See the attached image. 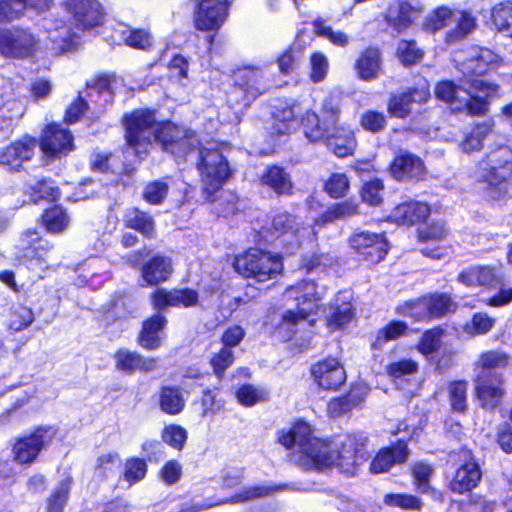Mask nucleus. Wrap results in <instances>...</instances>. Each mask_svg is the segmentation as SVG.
Here are the masks:
<instances>
[{
	"instance_id": "51",
	"label": "nucleus",
	"mask_w": 512,
	"mask_h": 512,
	"mask_svg": "<svg viewBox=\"0 0 512 512\" xmlns=\"http://www.w3.org/2000/svg\"><path fill=\"white\" fill-rule=\"evenodd\" d=\"M408 330L409 327L406 322L392 320L378 330L375 340L371 344V348L381 349L384 344L407 335Z\"/></svg>"
},
{
	"instance_id": "27",
	"label": "nucleus",
	"mask_w": 512,
	"mask_h": 512,
	"mask_svg": "<svg viewBox=\"0 0 512 512\" xmlns=\"http://www.w3.org/2000/svg\"><path fill=\"white\" fill-rule=\"evenodd\" d=\"M299 465L306 471L337 467L335 448L332 445V436L327 439L313 437L311 443L299 455Z\"/></svg>"
},
{
	"instance_id": "13",
	"label": "nucleus",
	"mask_w": 512,
	"mask_h": 512,
	"mask_svg": "<svg viewBox=\"0 0 512 512\" xmlns=\"http://www.w3.org/2000/svg\"><path fill=\"white\" fill-rule=\"evenodd\" d=\"M448 462L456 467L448 488L456 494H466L475 489L482 479V470L474 452L467 446L451 450Z\"/></svg>"
},
{
	"instance_id": "3",
	"label": "nucleus",
	"mask_w": 512,
	"mask_h": 512,
	"mask_svg": "<svg viewBox=\"0 0 512 512\" xmlns=\"http://www.w3.org/2000/svg\"><path fill=\"white\" fill-rule=\"evenodd\" d=\"M510 355L502 350H485L474 362L473 395L485 411L495 412L506 396L505 378L500 370L510 364Z\"/></svg>"
},
{
	"instance_id": "36",
	"label": "nucleus",
	"mask_w": 512,
	"mask_h": 512,
	"mask_svg": "<svg viewBox=\"0 0 512 512\" xmlns=\"http://www.w3.org/2000/svg\"><path fill=\"white\" fill-rule=\"evenodd\" d=\"M421 12V7L414 6L407 0H397L388 7L385 22L397 33H402L413 25Z\"/></svg>"
},
{
	"instance_id": "10",
	"label": "nucleus",
	"mask_w": 512,
	"mask_h": 512,
	"mask_svg": "<svg viewBox=\"0 0 512 512\" xmlns=\"http://www.w3.org/2000/svg\"><path fill=\"white\" fill-rule=\"evenodd\" d=\"M502 63L500 56L488 48H480L475 56L468 58L462 63L460 69L462 78L473 91L497 95L500 85L481 79L496 71Z\"/></svg>"
},
{
	"instance_id": "55",
	"label": "nucleus",
	"mask_w": 512,
	"mask_h": 512,
	"mask_svg": "<svg viewBox=\"0 0 512 512\" xmlns=\"http://www.w3.org/2000/svg\"><path fill=\"white\" fill-rule=\"evenodd\" d=\"M491 23L498 32H512V0H504L491 8Z\"/></svg>"
},
{
	"instance_id": "52",
	"label": "nucleus",
	"mask_w": 512,
	"mask_h": 512,
	"mask_svg": "<svg viewBox=\"0 0 512 512\" xmlns=\"http://www.w3.org/2000/svg\"><path fill=\"white\" fill-rule=\"evenodd\" d=\"M496 319L486 312L472 314L469 321L462 325V331L470 338L488 334L495 326Z\"/></svg>"
},
{
	"instance_id": "62",
	"label": "nucleus",
	"mask_w": 512,
	"mask_h": 512,
	"mask_svg": "<svg viewBox=\"0 0 512 512\" xmlns=\"http://www.w3.org/2000/svg\"><path fill=\"white\" fill-rule=\"evenodd\" d=\"M123 43L135 50L149 51L153 45V37L147 29L130 28L125 32Z\"/></svg>"
},
{
	"instance_id": "50",
	"label": "nucleus",
	"mask_w": 512,
	"mask_h": 512,
	"mask_svg": "<svg viewBox=\"0 0 512 512\" xmlns=\"http://www.w3.org/2000/svg\"><path fill=\"white\" fill-rule=\"evenodd\" d=\"M493 123L484 121L472 126L470 132L460 143V147L465 153L480 151L483 148V141L492 131Z\"/></svg>"
},
{
	"instance_id": "29",
	"label": "nucleus",
	"mask_w": 512,
	"mask_h": 512,
	"mask_svg": "<svg viewBox=\"0 0 512 512\" xmlns=\"http://www.w3.org/2000/svg\"><path fill=\"white\" fill-rule=\"evenodd\" d=\"M120 223L124 230L135 232L143 240H153L157 236L154 215L138 205L126 206L121 212Z\"/></svg>"
},
{
	"instance_id": "47",
	"label": "nucleus",
	"mask_w": 512,
	"mask_h": 512,
	"mask_svg": "<svg viewBox=\"0 0 512 512\" xmlns=\"http://www.w3.org/2000/svg\"><path fill=\"white\" fill-rule=\"evenodd\" d=\"M34 320V312L30 307L13 303L8 310L6 327L9 331L20 332L30 327Z\"/></svg>"
},
{
	"instance_id": "63",
	"label": "nucleus",
	"mask_w": 512,
	"mask_h": 512,
	"mask_svg": "<svg viewBox=\"0 0 512 512\" xmlns=\"http://www.w3.org/2000/svg\"><path fill=\"white\" fill-rule=\"evenodd\" d=\"M353 317V307L350 302H346L343 305L333 307V311L326 318L325 324L330 331H337L349 324Z\"/></svg>"
},
{
	"instance_id": "25",
	"label": "nucleus",
	"mask_w": 512,
	"mask_h": 512,
	"mask_svg": "<svg viewBox=\"0 0 512 512\" xmlns=\"http://www.w3.org/2000/svg\"><path fill=\"white\" fill-rule=\"evenodd\" d=\"M448 229L442 220H434L420 225L415 233L416 242L423 244L419 252L427 258L440 260L446 255V248L441 244L447 239Z\"/></svg>"
},
{
	"instance_id": "4",
	"label": "nucleus",
	"mask_w": 512,
	"mask_h": 512,
	"mask_svg": "<svg viewBox=\"0 0 512 512\" xmlns=\"http://www.w3.org/2000/svg\"><path fill=\"white\" fill-rule=\"evenodd\" d=\"M288 299L296 302V309L286 310L273 327V334L290 341L297 333L300 322L307 321L314 326L316 319H311L323 307L320 303L322 297L317 290V283L314 280H300L296 284L285 289Z\"/></svg>"
},
{
	"instance_id": "35",
	"label": "nucleus",
	"mask_w": 512,
	"mask_h": 512,
	"mask_svg": "<svg viewBox=\"0 0 512 512\" xmlns=\"http://www.w3.org/2000/svg\"><path fill=\"white\" fill-rule=\"evenodd\" d=\"M430 214V206L425 202L417 200L399 203L392 210L394 221L399 225L407 227L420 226L426 223Z\"/></svg>"
},
{
	"instance_id": "49",
	"label": "nucleus",
	"mask_w": 512,
	"mask_h": 512,
	"mask_svg": "<svg viewBox=\"0 0 512 512\" xmlns=\"http://www.w3.org/2000/svg\"><path fill=\"white\" fill-rule=\"evenodd\" d=\"M335 263V257L329 252L314 250L303 253L300 256L298 267L299 270L309 274L316 270H324L333 266Z\"/></svg>"
},
{
	"instance_id": "31",
	"label": "nucleus",
	"mask_w": 512,
	"mask_h": 512,
	"mask_svg": "<svg viewBox=\"0 0 512 512\" xmlns=\"http://www.w3.org/2000/svg\"><path fill=\"white\" fill-rule=\"evenodd\" d=\"M409 439H397L390 445L381 448L370 462V471L373 474L388 472L394 465L404 464L409 457Z\"/></svg>"
},
{
	"instance_id": "1",
	"label": "nucleus",
	"mask_w": 512,
	"mask_h": 512,
	"mask_svg": "<svg viewBox=\"0 0 512 512\" xmlns=\"http://www.w3.org/2000/svg\"><path fill=\"white\" fill-rule=\"evenodd\" d=\"M342 105L337 96L323 99L320 114L309 108L300 114L297 101H284L274 106L271 112V126L267 136L274 144L286 142L299 127L309 144L324 145L337 158L355 154L358 140L354 129L348 123H340Z\"/></svg>"
},
{
	"instance_id": "7",
	"label": "nucleus",
	"mask_w": 512,
	"mask_h": 512,
	"mask_svg": "<svg viewBox=\"0 0 512 512\" xmlns=\"http://www.w3.org/2000/svg\"><path fill=\"white\" fill-rule=\"evenodd\" d=\"M279 86L276 83L275 75L266 68L245 66L234 72L228 98L233 105L245 108L261 95Z\"/></svg>"
},
{
	"instance_id": "37",
	"label": "nucleus",
	"mask_w": 512,
	"mask_h": 512,
	"mask_svg": "<svg viewBox=\"0 0 512 512\" xmlns=\"http://www.w3.org/2000/svg\"><path fill=\"white\" fill-rule=\"evenodd\" d=\"M37 224L47 234L61 235L69 229L71 217L68 210L56 202L42 210Z\"/></svg>"
},
{
	"instance_id": "24",
	"label": "nucleus",
	"mask_w": 512,
	"mask_h": 512,
	"mask_svg": "<svg viewBox=\"0 0 512 512\" xmlns=\"http://www.w3.org/2000/svg\"><path fill=\"white\" fill-rule=\"evenodd\" d=\"M154 288L149 294V302L154 313H163L168 308L188 309L199 304V293L193 288Z\"/></svg>"
},
{
	"instance_id": "26",
	"label": "nucleus",
	"mask_w": 512,
	"mask_h": 512,
	"mask_svg": "<svg viewBox=\"0 0 512 512\" xmlns=\"http://www.w3.org/2000/svg\"><path fill=\"white\" fill-rule=\"evenodd\" d=\"M387 171L398 182H419L427 175L423 159L408 150H399L388 164Z\"/></svg>"
},
{
	"instance_id": "43",
	"label": "nucleus",
	"mask_w": 512,
	"mask_h": 512,
	"mask_svg": "<svg viewBox=\"0 0 512 512\" xmlns=\"http://www.w3.org/2000/svg\"><path fill=\"white\" fill-rule=\"evenodd\" d=\"M394 55L405 68L420 64L425 57V50L413 38H402L396 43Z\"/></svg>"
},
{
	"instance_id": "61",
	"label": "nucleus",
	"mask_w": 512,
	"mask_h": 512,
	"mask_svg": "<svg viewBox=\"0 0 512 512\" xmlns=\"http://www.w3.org/2000/svg\"><path fill=\"white\" fill-rule=\"evenodd\" d=\"M398 313L411 318L413 322H430L424 295L405 301L398 308Z\"/></svg>"
},
{
	"instance_id": "30",
	"label": "nucleus",
	"mask_w": 512,
	"mask_h": 512,
	"mask_svg": "<svg viewBox=\"0 0 512 512\" xmlns=\"http://www.w3.org/2000/svg\"><path fill=\"white\" fill-rule=\"evenodd\" d=\"M168 319L164 313H152L141 322L136 335V343L146 351H155L162 347Z\"/></svg>"
},
{
	"instance_id": "9",
	"label": "nucleus",
	"mask_w": 512,
	"mask_h": 512,
	"mask_svg": "<svg viewBox=\"0 0 512 512\" xmlns=\"http://www.w3.org/2000/svg\"><path fill=\"white\" fill-rule=\"evenodd\" d=\"M196 167L203 183L204 199L213 203L216 200L215 194L232 177L233 173L229 162L219 149L201 146Z\"/></svg>"
},
{
	"instance_id": "38",
	"label": "nucleus",
	"mask_w": 512,
	"mask_h": 512,
	"mask_svg": "<svg viewBox=\"0 0 512 512\" xmlns=\"http://www.w3.org/2000/svg\"><path fill=\"white\" fill-rule=\"evenodd\" d=\"M314 437L310 425L302 419L294 421L288 429H281L277 432V442L290 450L298 447L299 453L307 448Z\"/></svg>"
},
{
	"instance_id": "14",
	"label": "nucleus",
	"mask_w": 512,
	"mask_h": 512,
	"mask_svg": "<svg viewBox=\"0 0 512 512\" xmlns=\"http://www.w3.org/2000/svg\"><path fill=\"white\" fill-rule=\"evenodd\" d=\"M348 246L357 259L369 265L384 261L390 250L385 232H371L356 229L348 238Z\"/></svg>"
},
{
	"instance_id": "12",
	"label": "nucleus",
	"mask_w": 512,
	"mask_h": 512,
	"mask_svg": "<svg viewBox=\"0 0 512 512\" xmlns=\"http://www.w3.org/2000/svg\"><path fill=\"white\" fill-rule=\"evenodd\" d=\"M332 445L336 452L337 468L345 474L354 475L370 458L369 438L361 431L334 434Z\"/></svg>"
},
{
	"instance_id": "33",
	"label": "nucleus",
	"mask_w": 512,
	"mask_h": 512,
	"mask_svg": "<svg viewBox=\"0 0 512 512\" xmlns=\"http://www.w3.org/2000/svg\"><path fill=\"white\" fill-rule=\"evenodd\" d=\"M382 66L381 49L376 45H369L359 52L354 63V70L358 79L369 82L381 75Z\"/></svg>"
},
{
	"instance_id": "32",
	"label": "nucleus",
	"mask_w": 512,
	"mask_h": 512,
	"mask_svg": "<svg viewBox=\"0 0 512 512\" xmlns=\"http://www.w3.org/2000/svg\"><path fill=\"white\" fill-rule=\"evenodd\" d=\"M113 359L116 370L124 375H133L135 372L150 373L158 368L156 357L144 356L128 348L117 349Z\"/></svg>"
},
{
	"instance_id": "34",
	"label": "nucleus",
	"mask_w": 512,
	"mask_h": 512,
	"mask_svg": "<svg viewBox=\"0 0 512 512\" xmlns=\"http://www.w3.org/2000/svg\"><path fill=\"white\" fill-rule=\"evenodd\" d=\"M259 183L279 197L291 196L294 192L291 174L278 164L267 165L259 177Z\"/></svg>"
},
{
	"instance_id": "28",
	"label": "nucleus",
	"mask_w": 512,
	"mask_h": 512,
	"mask_svg": "<svg viewBox=\"0 0 512 512\" xmlns=\"http://www.w3.org/2000/svg\"><path fill=\"white\" fill-rule=\"evenodd\" d=\"M302 230L304 227L298 217L284 211L275 214L271 222L261 228L260 233L269 241L281 240L282 244H299Z\"/></svg>"
},
{
	"instance_id": "42",
	"label": "nucleus",
	"mask_w": 512,
	"mask_h": 512,
	"mask_svg": "<svg viewBox=\"0 0 512 512\" xmlns=\"http://www.w3.org/2000/svg\"><path fill=\"white\" fill-rule=\"evenodd\" d=\"M468 388L466 379L450 380L446 384V396L452 413L464 415L468 411Z\"/></svg>"
},
{
	"instance_id": "17",
	"label": "nucleus",
	"mask_w": 512,
	"mask_h": 512,
	"mask_svg": "<svg viewBox=\"0 0 512 512\" xmlns=\"http://www.w3.org/2000/svg\"><path fill=\"white\" fill-rule=\"evenodd\" d=\"M371 392L364 382H351L342 393L331 397L325 407V414L330 420L343 417L350 418L354 411L362 410Z\"/></svg>"
},
{
	"instance_id": "22",
	"label": "nucleus",
	"mask_w": 512,
	"mask_h": 512,
	"mask_svg": "<svg viewBox=\"0 0 512 512\" xmlns=\"http://www.w3.org/2000/svg\"><path fill=\"white\" fill-rule=\"evenodd\" d=\"M36 38L29 31L19 26L0 27V53L4 57L24 59L32 57L36 50Z\"/></svg>"
},
{
	"instance_id": "11",
	"label": "nucleus",
	"mask_w": 512,
	"mask_h": 512,
	"mask_svg": "<svg viewBox=\"0 0 512 512\" xmlns=\"http://www.w3.org/2000/svg\"><path fill=\"white\" fill-rule=\"evenodd\" d=\"M192 23L196 31L206 33L207 48L211 50L230 14L229 0H192Z\"/></svg>"
},
{
	"instance_id": "18",
	"label": "nucleus",
	"mask_w": 512,
	"mask_h": 512,
	"mask_svg": "<svg viewBox=\"0 0 512 512\" xmlns=\"http://www.w3.org/2000/svg\"><path fill=\"white\" fill-rule=\"evenodd\" d=\"M37 139L38 146L47 161L61 160L75 149L73 133L57 122L44 125Z\"/></svg>"
},
{
	"instance_id": "8",
	"label": "nucleus",
	"mask_w": 512,
	"mask_h": 512,
	"mask_svg": "<svg viewBox=\"0 0 512 512\" xmlns=\"http://www.w3.org/2000/svg\"><path fill=\"white\" fill-rule=\"evenodd\" d=\"M232 265L242 278L260 283L276 278L283 269L282 257L279 254L257 247H250L235 255Z\"/></svg>"
},
{
	"instance_id": "46",
	"label": "nucleus",
	"mask_w": 512,
	"mask_h": 512,
	"mask_svg": "<svg viewBox=\"0 0 512 512\" xmlns=\"http://www.w3.org/2000/svg\"><path fill=\"white\" fill-rule=\"evenodd\" d=\"M424 296L430 321L441 319L457 310V303L448 293L434 292Z\"/></svg>"
},
{
	"instance_id": "58",
	"label": "nucleus",
	"mask_w": 512,
	"mask_h": 512,
	"mask_svg": "<svg viewBox=\"0 0 512 512\" xmlns=\"http://www.w3.org/2000/svg\"><path fill=\"white\" fill-rule=\"evenodd\" d=\"M121 464L120 455L113 451L100 455L94 465V473L101 481L113 477Z\"/></svg>"
},
{
	"instance_id": "64",
	"label": "nucleus",
	"mask_w": 512,
	"mask_h": 512,
	"mask_svg": "<svg viewBox=\"0 0 512 512\" xmlns=\"http://www.w3.org/2000/svg\"><path fill=\"white\" fill-rule=\"evenodd\" d=\"M104 313L107 316L117 319H125L130 313L128 295L125 291H115L105 305Z\"/></svg>"
},
{
	"instance_id": "19",
	"label": "nucleus",
	"mask_w": 512,
	"mask_h": 512,
	"mask_svg": "<svg viewBox=\"0 0 512 512\" xmlns=\"http://www.w3.org/2000/svg\"><path fill=\"white\" fill-rule=\"evenodd\" d=\"M65 8L75 29L86 32L105 24L106 11L99 0H66Z\"/></svg>"
},
{
	"instance_id": "56",
	"label": "nucleus",
	"mask_w": 512,
	"mask_h": 512,
	"mask_svg": "<svg viewBox=\"0 0 512 512\" xmlns=\"http://www.w3.org/2000/svg\"><path fill=\"white\" fill-rule=\"evenodd\" d=\"M168 194V183L157 179L145 184L141 192V199L150 206H160L166 201Z\"/></svg>"
},
{
	"instance_id": "2",
	"label": "nucleus",
	"mask_w": 512,
	"mask_h": 512,
	"mask_svg": "<svg viewBox=\"0 0 512 512\" xmlns=\"http://www.w3.org/2000/svg\"><path fill=\"white\" fill-rule=\"evenodd\" d=\"M120 124L123 148L140 160L151 153L154 142L176 161H185L200 144L194 130L170 119L157 121V110L151 107L135 108L124 113Z\"/></svg>"
},
{
	"instance_id": "41",
	"label": "nucleus",
	"mask_w": 512,
	"mask_h": 512,
	"mask_svg": "<svg viewBox=\"0 0 512 512\" xmlns=\"http://www.w3.org/2000/svg\"><path fill=\"white\" fill-rule=\"evenodd\" d=\"M157 403L164 414L175 416L184 410L186 400L180 387L163 385L159 389Z\"/></svg>"
},
{
	"instance_id": "44",
	"label": "nucleus",
	"mask_w": 512,
	"mask_h": 512,
	"mask_svg": "<svg viewBox=\"0 0 512 512\" xmlns=\"http://www.w3.org/2000/svg\"><path fill=\"white\" fill-rule=\"evenodd\" d=\"M27 195L30 202L35 205L42 202L52 204L60 200L61 190L51 178L42 177L28 187Z\"/></svg>"
},
{
	"instance_id": "60",
	"label": "nucleus",
	"mask_w": 512,
	"mask_h": 512,
	"mask_svg": "<svg viewBox=\"0 0 512 512\" xmlns=\"http://www.w3.org/2000/svg\"><path fill=\"white\" fill-rule=\"evenodd\" d=\"M148 473V465L142 457L132 456L125 460L123 479L130 485L141 482Z\"/></svg>"
},
{
	"instance_id": "54",
	"label": "nucleus",
	"mask_w": 512,
	"mask_h": 512,
	"mask_svg": "<svg viewBox=\"0 0 512 512\" xmlns=\"http://www.w3.org/2000/svg\"><path fill=\"white\" fill-rule=\"evenodd\" d=\"M323 191L332 199H344L350 191V180L344 172H332L324 181Z\"/></svg>"
},
{
	"instance_id": "21",
	"label": "nucleus",
	"mask_w": 512,
	"mask_h": 512,
	"mask_svg": "<svg viewBox=\"0 0 512 512\" xmlns=\"http://www.w3.org/2000/svg\"><path fill=\"white\" fill-rule=\"evenodd\" d=\"M310 376L319 390L337 392L347 381L344 365L337 357L328 355L310 367Z\"/></svg>"
},
{
	"instance_id": "59",
	"label": "nucleus",
	"mask_w": 512,
	"mask_h": 512,
	"mask_svg": "<svg viewBox=\"0 0 512 512\" xmlns=\"http://www.w3.org/2000/svg\"><path fill=\"white\" fill-rule=\"evenodd\" d=\"M359 125L365 132L375 135L386 130L388 120L382 111L368 109L360 115Z\"/></svg>"
},
{
	"instance_id": "15",
	"label": "nucleus",
	"mask_w": 512,
	"mask_h": 512,
	"mask_svg": "<svg viewBox=\"0 0 512 512\" xmlns=\"http://www.w3.org/2000/svg\"><path fill=\"white\" fill-rule=\"evenodd\" d=\"M19 259L29 269L39 268L44 271L54 254L55 246L36 228H29L21 233Z\"/></svg>"
},
{
	"instance_id": "48",
	"label": "nucleus",
	"mask_w": 512,
	"mask_h": 512,
	"mask_svg": "<svg viewBox=\"0 0 512 512\" xmlns=\"http://www.w3.org/2000/svg\"><path fill=\"white\" fill-rule=\"evenodd\" d=\"M455 13L447 5L432 9L422 22V29L429 34H435L445 28L454 18Z\"/></svg>"
},
{
	"instance_id": "40",
	"label": "nucleus",
	"mask_w": 512,
	"mask_h": 512,
	"mask_svg": "<svg viewBox=\"0 0 512 512\" xmlns=\"http://www.w3.org/2000/svg\"><path fill=\"white\" fill-rule=\"evenodd\" d=\"M53 0H0V22L8 23L21 18L26 8L49 9Z\"/></svg>"
},
{
	"instance_id": "53",
	"label": "nucleus",
	"mask_w": 512,
	"mask_h": 512,
	"mask_svg": "<svg viewBox=\"0 0 512 512\" xmlns=\"http://www.w3.org/2000/svg\"><path fill=\"white\" fill-rule=\"evenodd\" d=\"M445 334V329L441 326H434L425 330L416 344L417 351L425 357L437 352L441 347V341Z\"/></svg>"
},
{
	"instance_id": "45",
	"label": "nucleus",
	"mask_w": 512,
	"mask_h": 512,
	"mask_svg": "<svg viewBox=\"0 0 512 512\" xmlns=\"http://www.w3.org/2000/svg\"><path fill=\"white\" fill-rule=\"evenodd\" d=\"M477 27V17L472 11L462 9L458 11L455 26L444 35V43L447 45L456 43L466 38Z\"/></svg>"
},
{
	"instance_id": "6",
	"label": "nucleus",
	"mask_w": 512,
	"mask_h": 512,
	"mask_svg": "<svg viewBox=\"0 0 512 512\" xmlns=\"http://www.w3.org/2000/svg\"><path fill=\"white\" fill-rule=\"evenodd\" d=\"M125 266L139 272L142 288L158 287L168 282L174 272L172 259L162 253H153L146 245L122 257Z\"/></svg>"
},
{
	"instance_id": "16",
	"label": "nucleus",
	"mask_w": 512,
	"mask_h": 512,
	"mask_svg": "<svg viewBox=\"0 0 512 512\" xmlns=\"http://www.w3.org/2000/svg\"><path fill=\"white\" fill-rule=\"evenodd\" d=\"M51 428L39 425L29 433L16 437L11 445L13 462L19 466H31L51 442Z\"/></svg>"
},
{
	"instance_id": "57",
	"label": "nucleus",
	"mask_w": 512,
	"mask_h": 512,
	"mask_svg": "<svg viewBox=\"0 0 512 512\" xmlns=\"http://www.w3.org/2000/svg\"><path fill=\"white\" fill-rule=\"evenodd\" d=\"M71 479L66 478L53 489L45 501V512H64L71 489Z\"/></svg>"
},
{
	"instance_id": "20",
	"label": "nucleus",
	"mask_w": 512,
	"mask_h": 512,
	"mask_svg": "<svg viewBox=\"0 0 512 512\" xmlns=\"http://www.w3.org/2000/svg\"><path fill=\"white\" fill-rule=\"evenodd\" d=\"M37 146L36 136L28 133L21 135L0 149V166L10 173L23 171L24 164L34 159Z\"/></svg>"
},
{
	"instance_id": "23",
	"label": "nucleus",
	"mask_w": 512,
	"mask_h": 512,
	"mask_svg": "<svg viewBox=\"0 0 512 512\" xmlns=\"http://www.w3.org/2000/svg\"><path fill=\"white\" fill-rule=\"evenodd\" d=\"M431 99L428 85H414L389 94L386 111L390 118L407 119L412 114V104L424 105Z\"/></svg>"
},
{
	"instance_id": "5",
	"label": "nucleus",
	"mask_w": 512,
	"mask_h": 512,
	"mask_svg": "<svg viewBox=\"0 0 512 512\" xmlns=\"http://www.w3.org/2000/svg\"><path fill=\"white\" fill-rule=\"evenodd\" d=\"M477 171L478 181L484 184L490 199L505 198L512 181V149L506 144L495 146L479 160Z\"/></svg>"
},
{
	"instance_id": "39",
	"label": "nucleus",
	"mask_w": 512,
	"mask_h": 512,
	"mask_svg": "<svg viewBox=\"0 0 512 512\" xmlns=\"http://www.w3.org/2000/svg\"><path fill=\"white\" fill-rule=\"evenodd\" d=\"M359 214V204L353 199H344L329 205L315 218V224L319 227H325L334 222L345 220Z\"/></svg>"
}]
</instances>
